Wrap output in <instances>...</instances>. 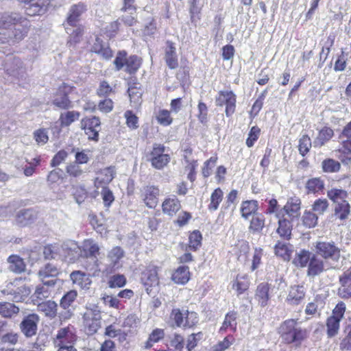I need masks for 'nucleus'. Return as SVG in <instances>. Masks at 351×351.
I'll use <instances>...</instances> for the list:
<instances>
[{
	"label": "nucleus",
	"mask_w": 351,
	"mask_h": 351,
	"mask_svg": "<svg viewBox=\"0 0 351 351\" xmlns=\"http://www.w3.org/2000/svg\"><path fill=\"white\" fill-rule=\"evenodd\" d=\"M341 286L338 289V295L343 299L351 298V282L339 281Z\"/></svg>",
	"instance_id": "680f3d73"
},
{
	"label": "nucleus",
	"mask_w": 351,
	"mask_h": 351,
	"mask_svg": "<svg viewBox=\"0 0 351 351\" xmlns=\"http://www.w3.org/2000/svg\"><path fill=\"white\" fill-rule=\"evenodd\" d=\"M327 197L336 204L342 201H347L348 193L342 189L332 187L327 191Z\"/></svg>",
	"instance_id": "ea45409f"
},
{
	"label": "nucleus",
	"mask_w": 351,
	"mask_h": 351,
	"mask_svg": "<svg viewBox=\"0 0 351 351\" xmlns=\"http://www.w3.org/2000/svg\"><path fill=\"white\" fill-rule=\"evenodd\" d=\"M217 158L215 156L210 157L207 160L202 168V174L205 178L210 176L212 173V169L215 166Z\"/></svg>",
	"instance_id": "774afa93"
},
{
	"label": "nucleus",
	"mask_w": 351,
	"mask_h": 351,
	"mask_svg": "<svg viewBox=\"0 0 351 351\" xmlns=\"http://www.w3.org/2000/svg\"><path fill=\"white\" fill-rule=\"evenodd\" d=\"M306 289L303 285L291 286L287 297V301L292 305L299 304L304 298Z\"/></svg>",
	"instance_id": "4be33fe9"
},
{
	"label": "nucleus",
	"mask_w": 351,
	"mask_h": 351,
	"mask_svg": "<svg viewBox=\"0 0 351 351\" xmlns=\"http://www.w3.org/2000/svg\"><path fill=\"white\" fill-rule=\"evenodd\" d=\"M223 193L220 188L216 189L211 194L210 203L208 209L211 211L217 210L219 204L223 199Z\"/></svg>",
	"instance_id": "3c124183"
},
{
	"label": "nucleus",
	"mask_w": 351,
	"mask_h": 351,
	"mask_svg": "<svg viewBox=\"0 0 351 351\" xmlns=\"http://www.w3.org/2000/svg\"><path fill=\"white\" fill-rule=\"evenodd\" d=\"M202 234L199 231H193L189 236V247L196 250L201 245Z\"/></svg>",
	"instance_id": "0e129e2a"
},
{
	"label": "nucleus",
	"mask_w": 351,
	"mask_h": 351,
	"mask_svg": "<svg viewBox=\"0 0 351 351\" xmlns=\"http://www.w3.org/2000/svg\"><path fill=\"white\" fill-rule=\"evenodd\" d=\"M313 143L308 135H303L299 141V152L300 154L304 156L310 150Z\"/></svg>",
	"instance_id": "13d9d810"
},
{
	"label": "nucleus",
	"mask_w": 351,
	"mask_h": 351,
	"mask_svg": "<svg viewBox=\"0 0 351 351\" xmlns=\"http://www.w3.org/2000/svg\"><path fill=\"white\" fill-rule=\"evenodd\" d=\"M265 219L262 213H256L252 215L249 230L252 233H260L265 227Z\"/></svg>",
	"instance_id": "79ce46f5"
},
{
	"label": "nucleus",
	"mask_w": 351,
	"mask_h": 351,
	"mask_svg": "<svg viewBox=\"0 0 351 351\" xmlns=\"http://www.w3.org/2000/svg\"><path fill=\"white\" fill-rule=\"evenodd\" d=\"M275 254L285 261H289L293 252V245L285 242L278 241L274 247Z\"/></svg>",
	"instance_id": "4c0bfd02"
},
{
	"label": "nucleus",
	"mask_w": 351,
	"mask_h": 351,
	"mask_svg": "<svg viewBox=\"0 0 351 351\" xmlns=\"http://www.w3.org/2000/svg\"><path fill=\"white\" fill-rule=\"evenodd\" d=\"M169 318L177 327H184L185 313H183L180 308L172 309Z\"/></svg>",
	"instance_id": "6e6d98bb"
},
{
	"label": "nucleus",
	"mask_w": 351,
	"mask_h": 351,
	"mask_svg": "<svg viewBox=\"0 0 351 351\" xmlns=\"http://www.w3.org/2000/svg\"><path fill=\"white\" fill-rule=\"evenodd\" d=\"M315 247L317 255H319L324 261L330 262L332 265H336V267H337L341 257V251L335 242L318 241Z\"/></svg>",
	"instance_id": "20e7f679"
},
{
	"label": "nucleus",
	"mask_w": 351,
	"mask_h": 351,
	"mask_svg": "<svg viewBox=\"0 0 351 351\" xmlns=\"http://www.w3.org/2000/svg\"><path fill=\"white\" fill-rule=\"evenodd\" d=\"M73 283L82 289H88L91 280L88 275L80 271H74L70 274Z\"/></svg>",
	"instance_id": "c756f323"
},
{
	"label": "nucleus",
	"mask_w": 351,
	"mask_h": 351,
	"mask_svg": "<svg viewBox=\"0 0 351 351\" xmlns=\"http://www.w3.org/2000/svg\"><path fill=\"white\" fill-rule=\"evenodd\" d=\"M25 3V12L29 16L40 15L45 13L49 0H19Z\"/></svg>",
	"instance_id": "4468645a"
},
{
	"label": "nucleus",
	"mask_w": 351,
	"mask_h": 351,
	"mask_svg": "<svg viewBox=\"0 0 351 351\" xmlns=\"http://www.w3.org/2000/svg\"><path fill=\"white\" fill-rule=\"evenodd\" d=\"M237 313L232 311L228 313L226 315L224 321L223 322L222 326L220 328V331L226 330L228 327H230L232 331L235 332L237 330Z\"/></svg>",
	"instance_id": "603ef678"
},
{
	"label": "nucleus",
	"mask_w": 351,
	"mask_h": 351,
	"mask_svg": "<svg viewBox=\"0 0 351 351\" xmlns=\"http://www.w3.org/2000/svg\"><path fill=\"white\" fill-rule=\"evenodd\" d=\"M279 332L287 343L300 342L306 337V330L298 326L297 320L293 319L283 322L279 328Z\"/></svg>",
	"instance_id": "7ed1b4c3"
},
{
	"label": "nucleus",
	"mask_w": 351,
	"mask_h": 351,
	"mask_svg": "<svg viewBox=\"0 0 351 351\" xmlns=\"http://www.w3.org/2000/svg\"><path fill=\"white\" fill-rule=\"evenodd\" d=\"M36 218V214L32 209H22L19 210L16 216V223L24 226L32 223Z\"/></svg>",
	"instance_id": "2f4dec72"
},
{
	"label": "nucleus",
	"mask_w": 351,
	"mask_h": 351,
	"mask_svg": "<svg viewBox=\"0 0 351 351\" xmlns=\"http://www.w3.org/2000/svg\"><path fill=\"white\" fill-rule=\"evenodd\" d=\"M40 317L36 313H31L25 316L19 324L21 332L27 338L36 335Z\"/></svg>",
	"instance_id": "9d476101"
},
{
	"label": "nucleus",
	"mask_w": 351,
	"mask_h": 351,
	"mask_svg": "<svg viewBox=\"0 0 351 351\" xmlns=\"http://www.w3.org/2000/svg\"><path fill=\"white\" fill-rule=\"evenodd\" d=\"M80 116V114L77 111H67L60 114L59 121L62 127L69 126L72 123L78 120Z\"/></svg>",
	"instance_id": "49530a36"
},
{
	"label": "nucleus",
	"mask_w": 351,
	"mask_h": 351,
	"mask_svg": "<svg viewBox=\"0 0 351 351\" xmlns=\"http://www.w3.org/2000/svg\"><path fill=\"white\" fill-rule=\"evenodd\" d=\"M100 123L99 118L95 117L85 121L84 130L88 139L98 141Z\"/></svg>",
	"instance_id": "6ab92c4d"
},
{
	"label": "nucleus",
	"mask_w": 351,
	"mask_h": 351,
	"mask_svg": "<svg viewBox=\"0 0 351 351\" xmlns=\"http://www.w3.org/2000/svg\"><path fill=\"white\" fill-rule=\"evenodd\" d=\"M199 322L197 313L195 312L186 311L185 313L184 327L192 328L195 326Z\"/></svg>",
	"instance_id": "69168bd1"
},
{
	"label": "nucleus",
	"mask_w": 351,
	"mask_h": 351,
	"mask_svg": "<svg viewBox=\"0 0 351 351\" xmlns=\"http://www.w3.org/2000/svg\"><path fill=\"white\" fill-rule=\"evenodd\" d=\"M80 247L73 241H67L60 245V256L74 262L80 256Z\"/></svg>",
	"instance_id": "f3484780"
},
{
	"label": "nucleus",
	"mask_w": 351,
	"mask_h": 351,
	"mask_svg": "<svg viewBox=\"0 0 351 351\" xmlns=\"http://www.w3.org/2000/svg\"><path fill=\"white\" fill-rule=\"evenodd\" d=\"M169 351H182L184 345V337L178 333H173L169 337Z\"/></svg>",
	"instance_id": "09e8293b"
},
{
	"label": "nucleus",
	"mask_w": 351,
	"mask_h": 351,
	"mask_svg": "<svg viewBox=\"0 0 351 351\" xmlns=\"http://www.w3.org/2000/svg\"><path fill=\"white\" fill-rule=\"evenodd\" d=\"M346 304L339 302L332 311V315L327 319V334L330 337L335 336L339 329V324L346 311Z\"/></svg>",
	"instance_id": "0eeeda50"
},
{
	"label": "nucleus",
	"mask_w": 351,
	"mask_h": 351,
	"mask_svg": "<svg viewBox=\"0 0 351 351\" xmlns=\"http://www.w3.org/2000/svg\"><path fill=\"white\" fill-rule=\"evenodd\" d=\"M126 62L125 71L130 74L135 73L141 64V60L137 56L127 58Z\"/></svg>",
	"instance_id": "8fccbe9b"
},
{
	"label": "nucleus",
	"mask_w": 351,
	"mask_h": 351,
	"mask_svg": "<svg viewBox=\"0 0 351 351\" xmlns=\"http://www.w3.org/2000/svg\"><path fill=\"white\" fill-rule=\"evenodd\" d=\"M21 278H16L7 285L3 293L10 295L14 302H19L25 300L31 293L30 288L25 285L19 286Z\"/></svg>",
	"instance_id": "423d86ee"
},
{
	"label": "nucleus",
	"mask_w": 351,
	"mask_h": 351,
	"mask_svg": "<svg viewBox=\"0 0 351 351\" xmlns=\"http://www.w3.org/2000/svg\"><path fill=\"white\" fill-rule=\"evenodd\" d=\"M335 268L336 265H332L330 262L324 261L317 254H313L307 268L306 275L314 278L324 271Z\"/></svg>",
	"instance_id": "6e6552de"
},
{
	"label": "nucleus",
	"mask_w": 351,
	"mask_h": 351,
	"mask_svg": "<svg viewBox=\"0 0 351 351\" xmlns=\"http://www.w3.org/2000/svg\"><path fill=\"white\" fill-rule=\"evenodd\" d=\"M165 147L162 144L154 143L152 149L146 153V160L151 162L152 167L162 169L170 161V156L165 153Z\"/></svg>",
	"instance_id": "39448f33"
},
{
	"label": "nucleus",
	"mask_w": 351,
	"mask_h": 351,
	"mask_svg": "<svg viewBox=\"0 0 351 351\" xmlns=\"http://www.w3.org/2000/svg\"><path fill=\"white\" fill-rule=\"evenodd\" d=\"M71 87L63 84L60 86L56 95L53 104L58 108L66 110L72 107V103L68 97Z\"/></svg>",
	"instance_id": "2eb2a0df"
},
{
	"label": "nucleus",
	"mask_w": 351,
	"mask_h": 351,
	"mask_svg": "<svg viewBox=\"0 0 351 351\" xmlns=\"http://www.w3.org/2000/svg\"><path fill=\"white\" fill-rule=\"evenodd\" d=\"M3 69L8 75L18 78L23 77L25 73L23 62L13 55L6 56L3 61Z\"/></svg>",
	"instance_id": "1a4fd4ad"
},
{
	"label": "nucleus",
	"mask_w": 351,
	"mask_h": 351,
	"mask_svg": "<svg viewBox=\"0 0 351 351\" xmlns=\"http://www.w3.org/2000/svg\"><path fill=\"white\" fill-rule=\"evenodd\" d=\"M158 122L165 126L169 125L172 123V118L170 117L169 111L167 110H160L156 117Z\"/></svg>",
	"instance_id": "338daca9"
},
{
	"label": "nucleus",
	"mask_w": 351,
	"mask_h": 351,
	"mask_svg": "<svg viewBox=\"0 0 351 351\" xmlns=\"http://www.w3.org/2000/svg\"><path fill=\"white\" fill-rule=\"evenodd\" d=\"M301 200L297 197H293L288 199L283 210L291 220L298 219L300 215Z\"/></svg>",
	"instance_id": "aec40b11"
},
{
	"label": "nucleus",
	"mask_w": 351,
	"mask_h": 351,
	"mask_svg": "<svg viewBox=\"0 0 351 351\" xmlns=\"http://www.w3.org/2000/svg\"><path fill=\"white\" fill-rule=\"evenodd\" d=\"M344 331L346 335L341 341L339 347L342 351H350L351 350V326L346 327Z\"/></svg>",
	"instance_id": "e2e57ef3"
},
{
	"label": "nucleus",
	"mask_w": 351,
	"mask_h": 351,
	"mask_svg": "<svg viewBox=\"0 0 351 351\" xmlns=\"http://www.w3.org/2000/svg\"><path fill=\"white\" fill-rule=\"evenodd\" d=\"M77 296V293L74 290L68 291L62 296L60 302V306L62 310L58 313V317L60 320H66L73 316V313L69 307L74 302Z\"/></svg>",
	"instance_id": "f8f14e48"
},
{
	"label": "nucleus",
	"mask_w": 351,
	"mask_h": 351,
	"mask_svg": "<svg viewBox=\"0 0 351 351\" xmlns=\"http://www.w3.org/2000/svg\"><path fill=\"white\" fill-rule=\"evenodd\" d=\"M258 204L256 200H246L242 202L241 206V217L247 219L250 215L258 213Z\"/></svg>",
	"instance_id": "72a5a7b5"
},
{
	"label": "nucleus",
	"mask_w": 351,
	"mask_h": 351,
	"mask_svg": "<svg viewBox=\"0 0 351 351\" xmlns=\"http://www.w3.org/2000/svg\"><path fill=\"white\" fill-rule=\"evenodd\" d=\"M324 181L320 178H313L307 180L305 187L307 193H319L324 189Z\"/></svg>",
	"instance_id": "37998d69"
},
{
	"label": "nucleus",
	"mask_w": 351,
	"mask_h": 351,
	"mask_svg": "<svg viewBox=\"0 0 351 351\" xmlns=\"http://www.w3.org/2000/svg\"><path fill=\"white\" fill-rule=\"evenodd\" d=\"M313 254L307 250H300L295 253V257L293 259V264L297 267H308Z\"/></svg>",
	"instance_id": "a878e982"
},
{
	"label": "nucleus",
	"mask_w": 351,
	"mask_h": 351,
	"mask_svg": "<svg viewBox=\"0 0 351 351\" xmlns=\"http://www.w3.org/2000/svg\"><path fill=\"white\" fill-rule=\"evenodd\" d=\"M166 45L165 60L169 68L174 69L178 66L176 48L171 41H167Z\"/></svg>",
	"instance_id": "5701e85b"
},
{
	"label": "nucleus",
	"mask_w": 351,
	"mask_h": 351,
	"mask_svg": "<svg viewBox=\"0 0 351 351\" xmlns=\"http://www.w3.org/2000/svg\"><path fill=\"white\" fill-rule=\"evenodd\" d=\"M82 324L87 335H93L101 326V311L100 307L94 303H87L82 314Z\"/></svg>",
	"instance_id": "f03ea898"
},
{
	"label": "nucleus",
	"mask_w": 351,
	"mask_h": 351,
	"mask_svg": "<svg viewBox=\"0 0 351 351\" xmlns=\"http://www.w3.org/2000/svg\"><path fill=\"white\" fill-rule=\"evenodd\" d=\"M99 251L97 243L93 239L84 240L80 247L81 256L86 258H97Z\"/></svg>",
	"instance_id": "b1692460"
},
{
	"label": "nucleus",
	"mask_w": 351,
	"mask_h": 351,
	"mask_svg": "<svg viewBox=\"0 0 351 351\" xmlns=\"http://www.w3.org/2000/svg\"><path fill=\"white\" fill-rule=\"evenodd\" d=\"M8 263H9L10 271L16 273L21 274L25 271L26 265L23 261V259L18 255H11L8 258Z\"/></svg>",
	"instance_id": "f704fd0d"
},
{
	"label": "nucleus",
	"mask_w": 351,
	"mask_h": 351,
	"mask_svg": "<svg viewBox=\"0 0 351 351\" xmlns=\"http://www.w3.org/2000/svg\"><path fill=\"white\" fill-rule=\"evenodd\" d=\"M143 201L149 208H155L158 204L159 189L154 186H147L143 188Z\"/></svg>",
	"instance_id": "412c9836"
},
{
	"label": "nucleus",
	"mask_w": 351,
	"mask_h": 351,
	"mask_svg": "<svg viewBox=\"0 0 351 351\" xmlns=\"http://www.w3.org/2000/svg\"><path fill=\"white\" fill-rule=\"evenodd\" d=\"M76 335L73 326L62 328L58 330L55 343L57 346L73 345Z\"/></svg>",
	"instance_id": "dca6fc26"
},
{
	"label": "nucleus",
	"mask_w": 351,
	"mask_h": 351,
	"mask_svg": "<svg viewBox=\"0 0 351 351\" xmlns=\"http://www.w3.org/2000/svg\"><path fill=\"white\" fill-rule=\"evenodd\" d=\"M303 225L308 228H314L317 224L318 217L317 215L310 210L304 211L302 217Z\"/></svg>",
	"instance_id": "864d4df0"
},
{
	"label": "nucleus",
	"mask_w": 351,
	"mask_h": 351,
	"mask_svg": "<svg viewBox=\"0 0 351 351\" xmlns=\"http://www.w3.org/2000/svg\"><path fill=\"white\" fill-rule=\"evenodd\" d=\"M59 274V269L56 266L51 263H47L38 271V276L41 280H47L49 279H57Z\"/></svg>",
	"instance_id": "e433bc0d"
},
{
	"label": "nucleus",
	"mask_w": 351,
	"mask_h": 351,
	"mask_svg": "<svg viewBox=\"0 0 351 351\" xmlns=\"http://www.w3.org/2000/svg\"><path fill=\"white\" fill-rule=\"evenodd\" d=\"M162 211L169 216L174 215L181 208L178 199L173 196L167 198L162 204Z\"/></svg>",
	"instance_id": "7c9ffc66"
},
{
	"label": "nucleus",
	"mask_w": 351,
	"mask_h": 351,
	"mask_svg": "<svg viewBox=\"0 0 351 351\" xmlns=\"http://www.w3.org/2000/svg\"><path fill=\"white\" fill-rule=\"evenodd\" d=\"M288 218H282L278 220V228H277V233L281 238L286 240H289L291 237L292 232V221Z\"/></svg>",
	"instance_id": "c85d7f7f"
},
{
	"label": "nucleus",
	"mask_w": 351,
	"mask_h": 351,
	"mask_svg": "<svg viewBox=\"0 0 351 351\" xmlns=\"http://www.w3.org/2000/svg\"><path fill=\"white\" fill-rule=\"evenodd\" d=\"M189 279L190 272L187 266H180L172 276V280L177 284H186Z\"/></svg>",
	"instance_id": "a19ab883"
},
{
	"label": "nucleus",
	"mask_w": 351,
	"mask_h": 351,
	"mask_svg": "<svg viewBox=\"0 0 351 351\" xmlns=\"http://www.w3.org/2000/svg\"><path fill=\"white\" fill-rule=\"evenodd\" d=\"M350 205L348 201H342L335 204L334 215L336 218L343 221L348 218L350 214Z\"/></svg>",
	"instance_id": "c9c22d12"
},
{
	"label": "nucleus",
	"mask_w": 351,
	"mask_h": 351,
	"mask_svg": "<svg viewBox=\"0 0 351 351\" xmlns=\"http://www.w3.org/2000/svg\"><path fill=\"white\" fill-rule=\"evenodd\" d=\"M34 138L38 145H45L49 141L47 130L45 128H40L34 132Z\"/></svg>",
	"instance_id": "052dcab7"
},
{
	"label": "nucleus",
	"mask_w": 351,
	"mask_h": 351,
	"mask_svg": "<svg viewBox=\"0 0 351 351\" xmlns=\"http://www.w3.org/2000/svg\"><path fill=\"white\" fill-rule=\"evenodd\" d=\"M328 206L329 204L326 199L319 198L312 205V210L316 215H322L328 209Z\"/></svg>",
	"instance_id": "4d7b16f0"
},
{
	"label": "nucleus",
	"mask_w": 351,
	"mask_h": 351,
	"mask_svg": "<svg viewBox=\"0 0 351 351\" xmlns=\"http://www.w3.org/2000/svg\"><path fill=\"white\" fill-rule=\"evenodd\" d=\"M115 175V171L114 167H109L102 169L98 174L96 178V184H108L114 178Z\"/></svg>",
	"instance_id": "a18cd8bd"
},
{
	"label": "nucleus",
	"mask_w": 351,
	"mask_h": 351,
	"mask_svg": "<svg viewBox=\"0 0 351 351\" xmlns=\"http://www.w3.org/2000/svg\"><path fill=\"white\" fill-rule=\"evenodd\" d=\"M37 307L39 312L44 313L46 317L50 319H53L58 315V304L54 301L47 300L43 302L39 303Z\"/></svg>",
	"instance_id": "cd10ccee"
},
{
	"label": "nucleus",
	"mask_w": 351,
	"mask_h": 351,
	"mask_svg": "<svg viewBox=\"0 0 351 351\" xmlns=\"http://www.w3.org/2000/svg\"><path fill=\"white\" fill-rule=\"evenodd\" d=\"M29 22L18 13L0 14V43H15L27 34Z\"/></svg>",
	"instance_id": "f257e3e1"
},
{
	"label": "nucleus",
	"mask_w": 351,
	"mask_h": 351,
	"mask_svg": "<svg viewBox=\"0 0 351 351\" xmlns=\"http://www.w3.org/2000/svg\"><path fill=\"white\" fill-rule=\"evenodd\" d=\"M43 255L46 259H54L60 256V246L58 245H48L43 249Z\"/></svg>",
	"instance_id": "5fc2aeb1"
},
{
	"label": "nucleus",
	"mask_w": 351,
	"mask_h": 351,
	"mask_svg": "<svg viewBox=\"0 0 351 351\" xmlns=\"http://www.w3.org/2000/svg\"><path fill=\"white\" fill-rule=\"evenodd\" d=\"M57 280L58 279L41 280L42 285H39L36 287V290L32 295L33 300L35 301V298L39 300H43L49 298L51 294L50 288L55 286Z\"/></svg>",
	"instance_id": "a211bd4d"
},
{
	"label": "nucleus",
	"mask_w": 351,
	"mask_h": 351,
	"mask_svg": "<svg viewBox=\"0 0 351 351\" xmlns=\"http://www.w3.org/2000/svg\"><path fill=\"white\" fill-rule=\"evenodd\" d=\"M333 135L334 132L331 128L324 127L319 132L317 137L314 139L313 145L315 147H321L325 145L326 143L329 141Z\"/></svg>",
	"instance_id": "473e14b6"
},
{
	"label": "nucleus",
	"mask_w": 351,
	"mask_h": 351,
	"mask_svg": "<svg viewBox=\"0 0 351 351\" xmlns=\"http://www.w3.org/2000/svg\"><path fill=\"white\" fill-rule=\"evenodd\" d=\"M215 103L219 106L226 105V114L230 117L235 111L236 95L232 91H220Z\"/></svg>",
	"instance_id": "ddd939ff"
},
{
	"label": "nucleus",
	"mask_w": 351,
	"mask_h": 351,
	"mask_svg": "<svg viewBox=\"0 0 351 351\" xmlns=\"http://www.w3.org/2000/svg\"><path fill=\"white\" fill-rule=\"evenodd\" d=\"M124 252L119 247L112 248L108 253L107 259L109 261V265L106 269L108 271H112L119 268V261L123 257Z\"/></svg>",
	"instance_id": "393cba45"
},
{
	"label": "nucleus",
	"mask_w": 351,
	"mask_h": 351,
	"mask_svg": "<svg viewBox=\"0 0 351 351\" xmlns=\"http://www.w3.org/2000/svg\"><path fill=\"white\" fill-rule=\"evenodd\" d=\"M269 285L268 283L263 282L258 285L256 291V298L258 300L261 306H265L269 299Z\"/></svg>",
	"instance_id": "58836bf2"
},
{
	"label": "nucleus",
	"mask_w": 351,
	"mask_h": 351,
	"mask_svg": "<svg viewBox=\"0 0 351 351\" xmlns=\"http://www.w3.org/2000/svg\"><path fill=\"white\" fill-rule=\"evenodd\" d=\"M86 10V7L83 3H78L71 6L67 17L64 23L66 33H69L70 27H77L80 21L82 14Z\"/></svg>",
	"instance_id": "9b49d317"
},
{
	"label": "nucleus",
	"mask_w": 351,
	"mask_h": 351,
	"mask_svg": "<svg viewBox=\"0 0 351 351\" xmlns=\"http://www.w3.org/2000/svg\"><path fill=\"white\" fill-rule=\"evenodd\" d=\"M321 167L324 173H337L341 169V164L339 161L332 158H326L321 164Z\"/></svg>",
	"instance_id": "c03bdc74"
},
{
	"label": "nucleus",
	"mask_w": 351,
	"mask_h": 351,
	"mask_svg": "<svg viewBox=\"0 0 351 351\" xmlns=\"http://www.w3.org/2000/svg\"><path fill=\"white\" fill-rule=\"evenodd\" d=\"M128 54L125 51H119L115 59L113 61V64L115 66V70L117 71H121L125 66V64L127 63Z\"/></svg>",
	"instance_id": "bf43d9fd"
},
{
	"label": "nucleus",
	"mask_w": 351,
	"mask_h": 351,
	"mask_svg": "<svg viewBox=\"0 0 351 351\" xmlns=\"http://www.w3.org/2000/svg\"><path fill=\"white\" fill-rule=\"evenodd\" d=\"M141 281L145 286H153L158 282L157 268L154 265L149 266L141 275Z\"/></svg>",
	"instance_id": "bb28decb"
},
{
	"label": "nucleus",
	"mask_w": 351,
	"mask_h": 351,
	"mask_svg": "<svg viewBox=\"0 0 351 351\" xmlns=\"http://www.w3.org/2000/svg\"><path fill=\"white\" fill-rule=\"evenodd\" d=\"M19 307L10 302H0V315L4 317H11L18 314Z\"/></svg>",
	"instance_id": "de8ad7c7"
}]
</instances>
